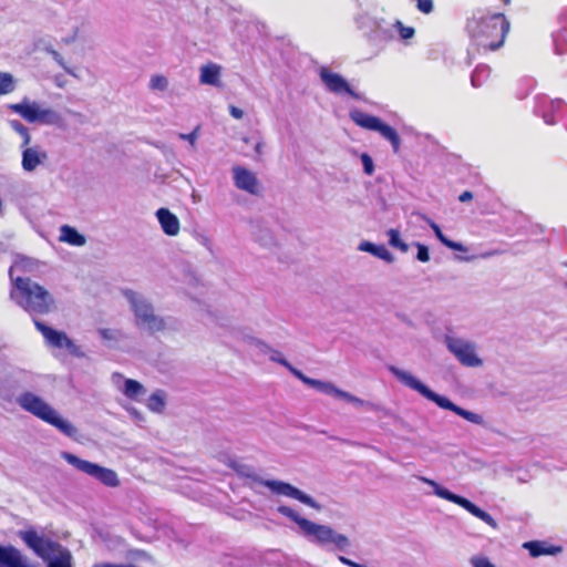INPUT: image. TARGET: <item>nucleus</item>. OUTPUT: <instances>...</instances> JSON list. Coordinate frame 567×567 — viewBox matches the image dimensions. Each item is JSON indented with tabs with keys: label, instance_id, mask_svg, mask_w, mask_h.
I'll list each match as a JSON object with an SVG mask.
<instances>
[{
	"label": "nucleus",
	"instance_id": "1",
	"mask_svg": "<svg viewBox=\"0 0 567 567\" xmlns=\"http://www.w3.org/2000/svg\"><path fill=\"white\" fill-rule=\"evenodd\" d=\"M12 277V268L10 269ZM10 298L29 313L47 315L55 309L53 296L41 285L30 278H11Z\"/></svg>",
	"mask_w": 567,
	"mask_h": 567
},
{
	"label": "nucleus",
	"instance_id": "2",
	"mask_svg": "<svg viewBox=\"0 0 567 567\" xmlns=\"http://www.w3.org/2000/svg\"><path fill=\"white\" fill-rule=\"evenodd\" d=\"M123 295L134 316V324L150 334L177 330L178 321L173 317H163L155 312L153 303L142 293L134 290H124Z\"/></svg>",
	"mask_w": 567,
	"mask_h": 567
},
{
	"label": "nucleus",
	"instance_id": "3",
	"mask_svg": "<svg viewBox=\"0 0 567 567\" xmlns=\"http://www.w3.org/2000/svg\"><path fill=\"white\" fill-rule=\"evenodd\" d=\"M229 466L239 476L247 478L249 481L247 485L251 488L254 487L252 484H259L268 487L271 491V493L276 495L293 498L307 506H310L318 511L321 509V506L310 495L303 493L302 491L287 482L277 480H264L252 466L240 463L236 460H231L229 462Z\"/></svg>",
	"mask_w": 567,
	"mask_h": 567
},
{
	"label": "nucleus",
	"instance_id": "4",
	"mask_svg": "<svg viewBox=\"0 0 567 567\" xmlns=\"http://www.w3.org/2000/svg\"><path fill=\"white\" fill-rule=\"evenodd\" d=\"M388 369L402 384L419 392L421 395H423L427 400L434 402L440 408L450 410V411L454 412L455 414L462 416L463 419L467 420L471 423L481 424L483 422V419L481 415L473 413L471 411H467V410L454 404L447 398L435 393L434 391L429 389L425 384H423L420 380H417L415 377H413L410 372L399 369L394 365H389Z\"/></svg>",
	"mask_w": 567,
	"mask_h": 567
},
{
	"label": "nucleus",
	"instance_id": "5",
	"mask_svg": "<svg viewBox=\"0 0 567 567\" xmlns=\"http://www.w3.org/2000/svg\"><path fill=\"white\" fill-rule=\"evenodd\" d=\"M17 403L22 410L53 425L64 435L74 437L78 434L76 427L68 420L61 417L59 413L39 395L32 392H23L17 398Z\"/></svg>",
	"mask_w": 567,
	"mask_h": 567
},
{
	"label": "nucleus",
	"instance_id": "6",
	"mask_svg": "<svg viewBox=\"0 0 567 567\" xmlns=\"http://www.w3.org/2000/svg\"><path fill=\"white\" fill-rule=\"evenodd\" d=\"M8 109L29 123L56 125L61 122V115L56 111L28 97H24L20 103L9 104Z\"/></svg>",
	"mask_w": 567,
	"mask_h": 567
},
{
	"label": "nucleus",
	"instance_id": "7",
	"mask_svg": "<svg viewBox=\"0 0 567 567\" xmlns=\"http://www.w3.org/2000/svg\"><path fill=\"white\" fill-rule=\"evenodd\" d=\"M496 29V14L473 18L467 23V30L473 43L484 52L496 50L494 32Z\"/></svg>",
	"mask_w": 567,
	"mask_h": 567
},
{
	"label": "nucleus",
	"instance_id": "8",
	"mask_svg": "<svg viewBox=\"0 0 567 567\" xmlns=\"http://www.w3.org/2000/svg\"><path fill=\"white\" fill-rule=\"evenodd\" d=\"M61 457L78 471L97 480L105 486L116 487L120 485L116 472L111 468L82 460L70 452H62Z\"/></svg>",
	"mask_w": 567,
	"mask_h": 567
},
{
	"label": "nucleus",
	"instance_id": "9",
	"mask_svg": "<svg viewBox=\"0 0 567 567\" xmlns=\"http://www.w3.org/2000/svg\"><path fill=\"white\" fill-rule=\"evenodd\" d=\"M27 545L43 559H51L48 567H71V556L69 553L61 554L60 557H52L59 551V547L42 537L40 534H23Z\"/></svg>",
	"mask_w": 567,
	"mask_h": 567
},
{
	"label": "nucleus",
	"instance_id": "10",
	"mask_svg": "<svg viewBox=\"0 0 567 567\" xmlns=\"http://www.w3.org/2000/svg\"><path fill=\"white\" fill-rule=\"evenodd\" d=\"M359 29L364 30L368 40L375 44H385L394 39L393 24L386 23L383 19H372L361 16L357 20Z\"/></svg>",
	"mask_w": 567,
	"mask_h": 567
},
{
	"label": "nucleus",
	"instance_id": "11",
	"mask_svg": "<svg viewBox=\"0 0 567 567\" xmlns=\"http://www.w3.org/2000/svg\"><path fill=\"white\" fill-rule=\"evenodd\" d=\"M445 346L451 353L465 367H478L482 360L476 354L475 344L468 340L445 336Z\"/></svg>",
	"mask_w": 567,
	"mask_h": 567
},
{
	"label": "nucleus",
	"instance_id": "12",
	"mask_svg": "<svg viewBox=\"0 0 567 567\" xmlns=\"http://www.w3.org/2000/svg\"><path fill=\"white\" fill-rule=\"evenodd\" d=\"M37 329L42 333L47 343L56 349H66L72 355L83 358L84 352L70 339L65 332L58 331L39 320H34Z\"/></svg>",
	"mask_w": 567,
	"mask_h": 567
},
{
	"label": "nucleus",
	"instance_id": "13",
	"mask_svg": "<svg viewBox=\"0 0 567 567\" xmlns=\"http://www.w3.org/2000/svg\"><path fill=\"white\" fill-rule=\"evenodd\" d=\"M420 481L430 485L433 488V493L436 496L462 506L463 508H465L467 512H470L474 516L477 517L478 515L483 514V511L481 508H478L475 504L470 502L467 498L452 493L447 488L441 486L435 481L430 480L427 477H423V476L420 477Z\"/></svg>",
	"mask_w": 567,
	"mask_h": 567
},
{
	"label": "nucleus",
	"instance_id": "14",
	"mask_svg": "<svg viewBox=\"0 0 567 567\" xmlns=\"http://www.w3.org/2000/svg\"><path fill=\"white\" fill-rule=\"evenodd\" d=\"M49 159L48 152L39 144L21 148V167L25 173H32L43 166Z\"/></svg>",
	"mask_w": 567,
	"mask_h": 567
},
{
	"label": "nucleus",
	"instance_id": "15",
	"mask_svg": "<svg viewBox=\"0 0 567 567\" xmlns=\"http://www.w3.org/2000/svg\"><path fill=\"white\" fill-rule=\"evenodd\" d=\"M231 175L236 188L250 195L259 194L260 184L254 172L244 166L235 165L231 168Z\"/></svg>",
	"mask_w": 567,
	"mask_h": 567
},
{
	"label": "nucleus",
	"instance_id": "16",
	"mask_svg": "<svg viewBox=\"0 0 567 567\" xmlns=\"http://www.w3.org/2000/svg\"><path fill=\"white\" fill-rule=\"evenodd\" d=\"M320 79L330 92L334 94L347 93L354 99H360V95L350 87L340 74L331 72L327 68H321Z\"/></svg>",
	"mask_w": 567,
	"mask_h": 567
},
{
	"label": "nucleus",
	"instance_id": "17",
	"mask_svg": "<svg viewBox=\"0 0 567 567\" xmlns=\"http://www.w3.org/2000/svg\"><path fill=\"white\" fill-rule=\"evenodd\" d=\"M310 388H313L317 391L326 393L328 395H332L337 399L344 400L349 403L354 404L355 406H363L368 404V402L363 401L362 399L354 396L351 393L346 392L341 389H338L333 383L328 381L313 379L310 384Z\"/></svg>",
	"mask_w": 567,
	"mask_h": 567
},
{
	"label": "nucleus",
	"instance_id": "18",
	"mask_svg": "<svg viewBox=\"0 0 567 567\" xmlns=\"http://www.w3.org/2000/svg\"><path fill=\"white\" fill-rule=\"evenodd\" d=\"M310 542L320 545L327 550L344 551L350 547V540L343 534H307Z\"/></svg>",
	"mask_w": 567,
	"mask_h": 567
},
{
	"label": "nucleus",
	"instance_id": "19",
	"mask_svg": "<svg viewBox=\"0 0 567 567\" xmlns=\"http://www.w3.org/2000/svg\"><path fill=\"white\" fill-rule=\"evenodd\" d=\"M277 512L293 522L301 529V532H332L327 526L318 525L303 518L296 509L289 506L280 505L277 508Z\"/></svg>",
	"mask_w": 567,
	"mask_h": 567
},
{
	"label": "nucleus",
	"instance_id": "20",
	"mask_svg": "<svg viewBox=\"0 0 567 567\" xmlns=\"http://www.w3.org/2000/svg\"><path fill=\"white\" fill-rule=\"evenodd\" d=\"M156 217L166 235L176 236L179 233V220L169 209L164 207L157 209Z\"/></svg>",
	"mask_w": 567,
	"mask_h": 567
},
{
	"label": "nucleus",
	"instance_id": "21",
	"mask_svg": "<svg viewBox=\"0 0 567 567\" xmlns=\"http://www.w3.org/2000/svg\"><path fill=\"white\" fill-rule=\"evenodd\" d=\"M199 82L212 86H221V66L216 63H207L200 66Z\"/></svg>",
	"mask_w": 567,
	"mask_h": 567
},
{
	"label": "nucleus",
	"instance_id": "22",
	"mask_svg": "<svg viewBox=\"0 0 567 567\" xmlns=\"http://www.w3.org/2000/svg\"><path fill=\"white\" fill-rule=\"evenodd\" d=\"M350 118L359 126L370 130L378 131L381 120L377 116L364 113L360 110H353L350 112Z\"/></svg>",
	"mask_w": 567,
	"mask_h": 567
},
{
	"label": "nucleus",
	"instance_id": "23",
	"mask_svg": "<svg viewBox=\"0 0 567 567\" xmlns=\"http://www.w3.org/2000/svg\"><path fill=\"white\" fill-rule=\"evenodd\" d=\"M358 249L360 251L369 252L388 264H392L394 261V256L383 245H375L364 240L360 243Z\"/></svg>",
	"mask_w": 567,
	"mask_h": 567
},
{
	"label": "nucleus",
	"instance_id": "24",
	"mask_svg": "<svg viewBox=\"0 0 567 567\" xmlns=\"http://www.w3.org/2000/svg\"><path fill=\"white\" fill-rule=\"evenodd\" d=\"M60 241L68 243L72 246L81 247L85 245L86 239L74 227L63 225L60 228Z\"/></svg>",
	"mask_w": 567,
	"mask_h": 567
},
{
	"label": "nucleus",
	"instance_id": "25",
	"mask_svg": "<svg viewBox=\"0 0 567 567\" xmlns=\"http://www.w3.org/2000/svg\"><path fill=\"white\" fill-rule=\"evenodd\" d=\"M524 548L529 550L532 557H538L542 555H551L560 550L559 547L546 546L542 542H527L524 545Z\"/></svg>",
	"mask_w": 567,
	"mask_h": 567
},
{
	"label": "nucleus",
	"instance_id": "26",
	"mask_svg": "<svg viewBox=\"0 0 567 567\" xmlns=\"http://www.w3.org/2000/svg\"><path fill=\"white\" fill-rule=\"evenodd\" d=\"M377 132H379L383 138H385L386 141H389L391 143L394 153L399 152L401 141H400L399 134L396 133V131L393 127L381 122Z\"/></svg>",
	"mask_w": 567,
	"mask_h": 567
},
{
	"label": "nucleus",
	"instance_id": "27",
	"mask_svg": "<svg viewBox=\"0 0 567 567\" xmlns=\"http://www.w3.org/2000/svg\"><path fill=\"white\" fill-rule=\"evenodd\" d=\"M491 73L492 69L488 65H477L471 78L472 85L474 87L482 86L485 83V81L489 78Z\"/></svg>",
	"mask_w": 567,
	"mask_h": 567
},
{
	"label": "nucleus",
	"instance_id": "28",
	"mask_svg": "<svg viewBox=\"0 0 567 567\" xmlns=\"http://www.w3.org/2000/svg\"><path fill=\"white\" fill-rule=\"evenodd\" d=\"M9 125L10 127L20 135L22 142L20 144V148L22 147H27L28 145L31 144V134H30V131L29 128L22 124L20 121L18 120H10L9 121Z\"/></svg>",
	"mask_w": 567,
	"mask_h": 567
},
{
	"label": "nucleus",
	"instance_id": "29",
	"mask_svg": "<svg viewBox=\"0 0 567 567\" xmlns=\"http://www.w3.org/2000/svg\"><path fill=\"white\" fill-rule=\"evenodd\" d=\"M122 391L127 398L136 399L140 394L144 393V388L140 382L126 379Z\"/></svg>",
	"mask_w": 567,
	"mask_h": 567
},
{
	"label": "nucleus",
	"instance_id": "30",
	"mask_svg": "<svg viewBox=\"0 0 567 567\" xmlns=\"http://www.w3.org/2000/svg\"><path fill=\"white\" fill-rule=\"evenodd\" d=\"M147 408L153 412H162L165 408V393L161 390L154 392L147 400Z\"/></svg>",
	"mask_w": 567,
	"mask_h": 567
},
{
	"label": "nucleus",
	"instance_id": "31",
	"mask_svg": "<svg viewBox=\"0 0 567 567\" xmlns=\"http://www.w3.org/2000/svg\"><path fill=\"white\" fill-rule=\"evenodd\" d=\"M389 237V245L402 252H408L409 245L401 239V234L398 229L391 228L386 233Z\"/></svg>",
	"mask_w": 567,
	"mask_h": 567
},
{
	"label": "nucleus",
	"instance_id": "32",
	"mask_svg": "<svg viewBox=\"0 0 567 567\" xmlns=\"http://www.w3.org/2000/svg\"><path fill=\"white\" fill-rule=\"evenodd\" d=\"M398 31L401 40H409L414 37L415 30L412 27H405L400 20L393 23V32Z\"/></svg>",
	"mask_w": 567,
	"mask_h": 567
},
{
	"label": "nucleus",
	"instance_id": "33",
	"mask_svg": "<svg viewBox=\"0 0 567 567\" xmlns=\"http://www.w3.org/2000/svg\"><path fill=\"white\" fill-rule=\"evenodd\" d=\"M14 90L13 78L9 73L0 72V95L8 94Z\"/></svg>",
	"mask_w": 567,
	"mask_h": 567
},
{
	"label": "nucleus",
	"instance_id": "34",
	"mask_svg": "<svg viewBox=\"0 0 567 567\" xmlns=\"http://www.w3.org/2000/svg\"><path fill=\"white\" fill-rule=\"evenodd\" d=\"M168 86V81L163 75H153L150 81V87L155 91H165Z\"/></svg>",
	"mask_w": 567,
	"mask_h": 567
},
{
	"label": "nucleus",
	"instance_id": "35",
	"mask_svg": "<svg viewBox=\"0 0 567 567\" xmlns=\"http://www.w3.org/2000/svg\"><path fill=\"white\" fill-rule=\"evenodd\" d=\"M470 564L472 567H495V565L488 558L482 555H475L471 557Z\"/></svg>",
	"mask_w": 567,
	"mask_h": 567
},
{
	"label": "nucleus",
	"instance_id": "36",
	"mask_svg": "<svg viewBox=\"0 0 567 567\" xmlns=\"http://www.w3.org/2000/svg\"><path fill=\"white\" fill-rule=\"evenodd\" d=\"M498 19H501V30H502V39L498 40V49H499L503 45L506 34L509 32L511 23L503 13H498Z\"/></svg>",
	"mask_w": 567,
	"mask_h": 567
},
{
	"label": "nucleus",
	"instance_id": "37",
	"mask_svg": "<svg viewBox=\"0 0 567 567\" xmlns=\"http://www.w3.org/2000/svg\"><path fill=\"white\" fill-rule=\"evenodd\" d=\"M415 246L417 248L416 259L421 262H427L430 260L429 248L420 243H416Z\"/></svg>",
	"mask_w": 567,
	"mask_h": 567
},
{
	"label": "nucleus",
	"instance_id": "38",
	"mask_svg": "<svg viewBox=\"0 0 567 567\" xmlns=\"http://www.w3.org/2000/svg\"><path fill=\"white\" fill-rule=\"evenodd\" d=\"M361 162L363 165L364 173L367 175H372L374 172V164H373L372 158L368 154L364 153L361 155Z\"/></svg>",
	"mask_w": 567,
	"mask_h": 567
},
{
	"label": "nucleus",
	"instance_id": "39",
	"mask_svg": "<svg viewBox=\"0 0 567 567\" xmlns=\"http://www.w3.org/2000/svg\"><path fill=\"white\" fill-rule=\"evenodd\" d=\"M198 131H199V126H197L193 132H190L188 134L179 133L178 137L181 140L187 141L190 144L192 147H195L196 141H197V137H198Z\"/></svg>",
	"mask_w": 567,
	"mask_h": 567
},
{
	"label": "nucleus",
	"instance_id": "40",
	"mask_svg": "<svg viewBox=\"0 0 567 567\" xmlns=\"http://www.w3.org/2000/svg\"><path fill=\"white\" fill-rule=\"evenodd\" d=\"M296 378H298L302 383L310 386L313 379L305 375L300 370L296 369L291 364L287 368Z\"/></svg>",
	"mask_w": 567,
	"mask_h": 567
},
{
	"label": "nucleus",
	"instance_id": "41",
	"mask_svg": "<svg viewBox=\"0 0 567 567\" xmlns=\"http://www.w3.org/2000/svg\"><path fill=\"white\" fill-rule=\"evenodd\" d=\"M426 221L427 224L430 225V227L432 228V230L434 231L436 238L444 245L445 241H447V237L444 236V234L442 233L440 226L434 223L433 220L426 218Z\"/></svg>",
	"mask_w": 567,
	"mask_h": 567
},
{
	"label": "nucleus",
	"instance_id": "42",
	"mask_svg": "<svg viewBox=\"0 0 567 567\" xmlns=\"http://www.w3.org/2000/svg\"><path fill=\"white\" fill-rule=\"evenodd\" d=\"M270 360L280 363L285 368L289 367V362L281 355L279 351L270 350Z\"/></svg>",
	"mask_w": 567,
	"mask_h": 567
},
{
	"label": "nucleus",
	"instance_id": "43",
	"mask_svg": "<svg viewBox=\"0 0 567 567\" xmlns=\"http://www.w3.org/2000/svg\"><path fill=\"white\" fill-rule=\"evenodd\" d=\"M265 143L262 138H258L254 145L255 155L252 156L256 161H259L264 154Z\"/></svg>",
	"mask_w": 567,
	"mask_h": 567
},
{
	"label": "nucleus",
	"instance_id": "44",
	"mask_svg": "<svg viewBox=\"0 0 567 567\" xmlns=\"http://www.w3.org/2000/svg\"><path fill=\"white\" fill-rule=\"evenodd\" d=\"M247 341L249 344L256 346L257 348H259V350L262 352L270 350L266 343H264L262 341H260L259 339H256L254 337H248Z\"/></svg>",
	"mask_w": 567,
	"mask_h": 567
},
{
	"label": "nucleus",
	"instance_id": "45",
	"mask_svg": "<svg viewBox=\"0 0 567 567\" xmlns=\"http://www.w3.org/2000/svg\"><path fill=\"white\" fill-rule=\"evenodd\" d=\"M100 336L102 339L104 340H116V334L117 332L115 330H112V329H101L99 331Z\"/></svg>",
	"mask_w": 567,
	"mask_h": 567
},
{
	"label": "nucleus",
	"instance_id": "46",
	"mask_svg": "<svg viewBox=\"0 0 567 567\" xmlns=\"http://www.w3.org/2000/svg\"><path fill=\"white\" fill-rule=\"evenodd\" d=\"M444 246H446L450 249L457 250V251L466 250V248L461 243H456V241H453L450 239H447V241H445Z\"/></svg>",
	"mask_w": 567,
	"mask_h": 567
},
{
	"label": "nucleus",
	"instance_id": "47",
	"mask_svg": "<svg viewBox=\"0 0 567 567\" xmlns=\"http://www.w3.org/2000/svg\"><path fill=\"white\" fill-rule=\"evenodd\" d=\"M51 54L53 56V59L59 63V65H61L69 74H73L71 72V70H69L63 61V58L61 56V54L56 51H51Z\"/></svg>",
	"mask_w": 567,
	"mask_h": 567
},
{
	"label": "nucleus",
	"instance_id": "48",
	"mask_svg": "<svg viewBox=\"0 0 567 567\" xmlns=\"http://www.w3.org/2000/svg\"><path fill=\"white\" fill-rule=\"evenodd\" d=\"M229 113L236 120H240L244 116V111L235 105L229 106Z\"/></svg>",
	"mask_w": 567,
	"mask_h": 567
},
{
	"label": "nucleus",
	"instance_id": "49",
	"mask_svg": "<svg viewBox=\"0 0 567 567\" xmlns=\"http://www.w3.org/2000/svg\"><path fill=\"white\" fill-rule=\"evenodd\" d=\"M480 519L486 522L491 527H495L496 524L494 523V519L492 518V516L489 514H487L486 512L483 511V514L478 515L477 516Z\"/></svg>",
	"mask_w": 567,
	"mask_h": 567
},
{
	"label": "nucleus",
	"instance_id": "50",
	"mask_svg": "<svg viewBox=\"0 0 567 567\" xmlns=\"http://www.w3.org/2000/svg\"><path fill=\"white\" fill-rule=\"evenodd\" d=\"M78 32H79V29L75 28L71 35L63 39V42L66 44L74 42L78 39Z\"/></svg>",
	"mask_w": 567,
	"mask_h": 567
},
{
	"label": "nucleus",
	"instance_id": "51",
	"mask_svg": "<svg viewBox=\"0 0 567 567\" xmlns=\"http://www.w3.org/2000/svg\"><path fill=\"white\" fill-rule=\"evenodd\" d=\"M472 198H473V194L468 190H465L460 195L458 200L462 203H465V202L471 200Z\"/></svg>",
	"mask_w": 567,
	"mask_h": 567
},
{
	"label": "nucleus",
	"instance_id": "52",
	"mask_svg": "<svg viewBox=\"0 0 567 567\" xmlns=\"http://www.w3.org/2000/svg\"><path fill=\"white\" fill-rule=\"evenodd\" d=\"M243 142L246 143V144H249L251 142V138L248 137V136H244L243 138Z\"/></svg>",
	"mask_w": 567,
	"mask_h": 567
},
{
	"label": "nucleus",
	"instance_id": "53",
	"mask_svg": "<svg viewBox=\"0 0 567 567\" xmlns=\"http://www.w3.org/2000/svg\"><path fill=\"white\" fill-rule=\"evenodd\" d=\"M271 240H272V237H271V236H269V241H265V243H264V245H268V244H270V243H271Z\"/></svg>",
	"mask_w": 567,
	"mask_h": 567
}]
</instances>
